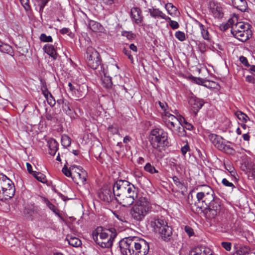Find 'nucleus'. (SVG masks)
Here are the masks:
<instances>
[{"mask_svg":"<svg viewBox=\"0 0 255 255\" xmlns=\"http://www.w3.org/2000/svg\"><path fill=\"white\" fill-rule=\"evenodd\" d=\"M149 224L155 232H158L162 240L169 241L172 235V228L162 216H152L150 217Z\"/></svg>","mask_w":255,"mask_h":255,"instance_id":"obj_1","label":"nucleus"},{"mask_svg":"<svg viewBox=\"0 0 255 255\" xmlns=\"http://www.w3.org/2000/svg\"><path fill=\"white\" fill-rule=\"evenodd\" d=\"M149 209L150 205L147 199L141 197L131 208L130 214L134 220L141 221L147 215Z\"/></svg>","mask_w":255,"mask_h":255,"instance_id":"obj_2","label":"nucleus"},{"mask_svg":"<svg viewBox=\"0 0 255 255\" xmlns=\"http://www.w3.org/2000/svg\"><path fill=\"white\" fill-rule=\"evenodd\" d=\"M201 191L196 194L197 201L195 202V206L199 209L198 212L205 209L214 200V191L209 186L204 185Z\"/></svg>","mask_w":255,"mask_h":255,"instance_id":"obj_3","label":"nucleus"},{"mask_svg":"<svg viewBox=\"0 0 255 255\" xmlns=\"http://www.w3.org/2000/svg\"><path fill=\"white\" fill-rule=\"evenodd\" d=\"M86 62L91 68L99 70V73L106 75L103 65H102V59L99 53L92 47H88L86 50Z\"/></svg>","mask_w":255,"mask_h":255,"instance_id":"obj_4","label":"nucleus"},{"mask_svg":"<svg viewBox=\"0 0 255 255\" xmlns=\"http://www.w3.org/2000/svg\"><path fill=\"white\" fill-rule=\"evenodd\" d=\"M138 238L136 237L126 238L120 241L119 246L122 255H137L136 245Z\"/></svg>","mask_w":255,"mask_h":255,"instance_id":"obj_5","label":"nucleus"},{"mask_svg":"<svg viewBox=\"0 0 255 255\" xmlns=\"http://www.w3.org/2000/svg\"><path fill=\"white\" fill-rule=\"evenodd\" d=\"M15 193L14 184L6 176L0 172V195L5 200L11 198Z\"/></svg>","mask_w":255,"mask_h":255,"instance_id":"obj_6","label":"nucleus"},{"mask_svg":"<svg viewBox=\"0 0 255 255\" xmlns=\"http://www.w3.org/2000/svg\"><path fill=\"white\" fill-rule=\"evenodd\" d=\"M112 231H113V232L110 234V237L109 239H105V240L103 239L102 240H98L99 232L102 231V227H98L95 231H93L92 233L93 239L94 241L102 248H110L113 245V242L114 239L117 236V232L116 229L114 228H112Z\"/></svg>","mask_w":255,"mask_h":255,"instance_id":"obj_7","label":"nucleus"},{"mask_svg":"<svg viewBox=\"0 0 255 255\" xmlns=\"http://www.w3.org/2000/svg\"><path fill=\"white\" fill-rule=\"evenodd\" d=\"M160 138L158 137L156 138L158 140L157 141L154 140V138L149 137L150 142L152 146V147L154 149H157L159 151H161L162 150H164V148L166 146H168V136L167 133L166 132H160ZM159 134H158V135Z\"/></svg>","mask_w":255,"mask_h":255,"instance_id":"obj_8","label":"nucleus"},{"mask_svg":"<svg viewBox=\"0 0 255 255\" xmlns=\"http://www.w3.org/2000/svg\"><path fill=\"white\" fill-rule=\"evenodd\" d=\"M40 210L38 207H25L23 210V214L25 218L28 220L32 221L33 220V215L38 214L40 215L41 218L39 219V221L42 220H47L46 215L45 214H42L40 215Z\"/></svg>","mask_w":255,"mask_h":255,"instance_id":"obj_9","label":"nucleus"},{"mask_svg":"<svg viewBox=\"0 0 255 255\" xmlns=\"http://www.w3.org/2000/svg\"><path fill=\"white\" fill-rule=\"evenodd\" d=\"M188 101L192 110L195 115H197L205 103L202 99L198 98L192 94L188 96Z\"/></svg>","mask_w":255,"mask_h":255,"instance_id":"obj_10","label":"nucleus"},{"mask_svg":"<svg viewBox=\"0 0 255 255\" xmlns=\"http://www.w3.org/2000/svg\"><path fill=\"white\" fill-rule=\"evenodd\" d=\"M127 184V181L123 180H118L114 183L112 190L117 201V198L119 199L124 194Z\"/></svg>","mask_w":255,"mask_h":255,"instance_id":"obj_11","label":"nucleus"},{"mask_svg":"<svg viewBox=\"0 0 255 255\" xmlns=\"http://www.w3.org/2000/svg\"><path fill=\"white\" fill-rule=\"evenodd\" d=\"M99 197L101 200L107 203H110L115 199L112 189L108 186H105L101 189L99 193Z\"/></svg>","mask_w":255,"mask_h":255,"instance_id":"obj_12","label":"nucleus"},{"mask_svg":"<svg viewBox=\"0 0 255 255\" xmlns=\"http://www.w3.org/2000/svg\"><path fill=\"white\" fill-rule=\"evenodd\" d=\"M137 196L124 193L119 199L117 198V202L122 206L128 207L133 203Z\"/></svg>","mask_w":255,"mask_h":255,"instance_id":"obj_13","label":"nucleus"},{"mask_svg":"<svg viewBox=\"0 0 255 255\" xmlns=\"http://www.w3.org/2000/svg\"><path fill=\"white\" fill-rule=\"evenodd\" d=\"M233 35L242 42H245L252 37V32L251 29L245 30H237V32H232Z\"/></svg>","mask_w":255,"mask_h":255,"instance_id":"obj_14","label":"nucleus"},{"mask_svg":"<svg viewBox=\"0 0 255 255\" xmlns=\"http://www.w3.org/2000/svg\"><path fill=\"white\" fill-rule=\"evenodd\" d=\"M136 247L138 251L137 255H146L149 252V244L142 239H138V243H137Z\"/></svg>","mask_w":255,"mask_h":255,"instance_id":"obj_15","label":"nucleus"},{"mask_svg":"<svg viewBox=\"0 0 255 255\" xmlns=\"http://www.w3.org/2000/svg\"><path fill=\"white\" fill-rule=\"evenodd\" d=\"M189 255H213L211 250L206 247L200 246L192 249Z\"/></svg>","mask_w":255,"mask_h":255,"instance_id":"obj_16","label":"nucleus"},{"mask_svg":"<svg viewBox=\"0 0 255 255\" xmlns=\"http://www.w3.org/2000/svg\"><path fill=\"white\" fill-rule=\"evenodd\" d=\"M130 14L131 18L136 24H138L142 22L143 16L142 15L141 10L140 8L138 7L132 8L131 9Z\"/></svg>","mask_w":255,"mask_h":255,"instance_id":"obj_17","label":"nucleus"},{"mask_svg":"<svg viewBox=\"0 0 255 255\" xmlns=\"http://www.w3.org/2000/svg\"><path fill=\"white\" fill-rule=\"evenodd\" d=\"M208 138L218 149L220 148L223 140L221 136L214 133H210L208 134Z\"/></svg>","mask_w":255,"mask_h":255,"instance_id":"obj_18","label":"nucleus"},{"mask_svg":"<svg viewBox=\"0 0 255 255\" xmlns=\"http://www.w3.org/2000/svg\"><path fill=\"white\" fill-rule=\"evenodd\" d=\"M148 11L150 13L151 16L153 18H156L157 17H160L166 21H167L168 19H170L169 17L166 16L161 11L159 10V9L153 8H149L148 9Z\"/></svg>","mask_w":255,"mask_h":255,"instance_id":"obj_19","label":"nucleus"},{"mask_svg":"<svg viewBox=\"0 0 255 255\" xmlns=\"http://www.w3.org/2000/svg\"><path fill=\"white\" fill-rule=\"evenodd\" d=\"M88 90V86L84 84L79 85L76 84V89L75 96L77 98H81L86 95Z\"/></svg>","mask_w":255,"mask_h":255,"instance_id":"obj_20","label":"nucleus"},{"mask_svg":"<svg viewBox=\"0 0 255 255\" xmlns=\"http://www.w3.org/2000/svg\"><path fill=\"white\" fill-rule=\"evenodd\" d=\"M234 7L241 11H245L248 7V4L246 0H232Z\"/></svg>","mask_w":255,"mask_h":255,"instance_id":"obj_21","label":"nucleus"},{"mask_svg":"<svg viewBox=\"0 0 255 255\" xmlns=\"http://www.w3.org/2000/svg\"><path fill=\"white\" fill-rule=\"evenodd\" d=\"M43 49L46 53L52 57L53 59L55 60L57 59L58 54L52 45L49 44H45L43 46Z\"/></svg>","mask_w":255,"mask_h":255,"instance_id":"obj_22","label":"nucleus"},{"mask_svg":"<svg viewBox=\"0 0 255 255\" xmlns=\"http://www.w3.org/2000/svg\"><path fill=\"white\" fill-rule=\"evenodd\" d=\"M78 172H76L73 178L78 179L82 184H84L86 181L87 173L83 168H77Z\"/></svg>","mask_w":255,"mask_h":255,"instance_id":"obj_23","label":"nucleus"},{"mask_svg":"<svg viewBox=\"0 0 255 255\" xmlns=\"http://www.w3.org/2000/svg\"><path fill=\"white\" fill-rule=\"evenodd\" d=\"M251 25L248 23H245L244 22H237L234 26H233L231 30L232 32H237V30H243L251 29Z\"/></svg>","mask_w":255,"mask_h":255,"instance_id":"obj_24","label":"nucleus"},{"mask_svg":"<svg viewBox=\"0 0 255 255\" xmlns=\"http://www.w3.org/2000/svg\"><path fill=\"white\" fill-rule=\"evenodd\" d=\"M63 111L71 118H75L74 115L75 114L73 109L72 108L70 103L68 101L65 102L63 103V106H62Z\"/></svg>","mask_w":255,"mask_h":255,"instance_id":"obj_25","label":"nucleus"},{"mask_svg":"<svg viewBox=\"0 0 255 255\" xmlns=\"http://www.w3.org/2000/svg\"><path fill=\"white\" fill-rule=\"evenodd\" d=\"M48 144L49 148V154L54 155L58 150V142L55 139L51 138L48 141Z\"/></svg>","mask_w":255,"mask_h":255,"instance_id":"obj_26","label":"nucleus"},{"mask_svg":"<svg viewBox=\"0 0 255 255\" xmlns=\"http://www.w3.org/2000/svg\"><path fill=\"white\" fill-rule=\"evenodd\" d=\"M201 212H203L205 214L206 217L209 219H215L219 213L216 212L213 209L207 207L205 209L200 210Z\"/></svg>","mask_w":255,"mask_h":255,"instance_id":"obj_27","label":"nucleus"},{"mask_svg":"<svg viewBox=\"0 0 255 255\" xmlns=\"http://www.w3.org/2000/svg\"><path fill=\"white\" fill-rule=\"evenodd\" d=\"M66 240L68 241L70 245L74 247H78L82 244L80 239L71 235H67Z\"/></svg>","mask_w":255,"mask_h":255,"instance_id":"obj_28","label":"nucleus"},{"mask_svg":"<svg viewBox=\"0 0 255 255\" xmlns=\"http://www.w3.org/2000/svg\"><path fill=\"white\" fill-rule=\"evenodd\" d=\"M197 24L199 25L202 37L206 40L210 41L211 39V37L207 29V28L202 23L197 21Z\"/></svg>","mask_w":255,"mask_h":255,"instance_id":"obj_29","label":"nucleus"},{"mask_svg":"<svg viewBox=\"0 0 255 255\" xmlns=\"http://www.w3.org/2000/svg\"><path fill=\"white\" fill-rule=\"evenodd\" d=\"M127 186L125 187L124 193L128 194H132V196H137V190L134 186L127 181Z\"/></svg>","mask_w":255,"mask_h":255,"instance_id":"obj_30","label":"nucleus"},{"mask_svg":"<svg viewBox=\"0 0 255 255\" xmlns=\"http://www.w3.org/2000/svg\"><path fill=\"white\" fill-rule=\"evenodd\" d=\"M112 231V228L109 229L103 230L102 228V231L99 232L98 240H103L105 239H109L110 237V234L113 233Z\"/></svg>","mask_w":255,"mask_h":255,"instance_id":"obj_31","label":"nucleus"},{"mask_svg":"<svg viewBox=\"0 0 255 255\" xmlns=\"http://www.w3.org/2000/svg\"><path fill=\"white\" fill-rule=\"evenodd\" d=\"M165 8L169 14L174 15L178 12V9L172 3H167L165 5Z\"/></svg>","mask_w":255,"mask_h":255,"instance_id":"obj_32","label":"nucleus"},{"mask_svg":"<svg viewBox=\"0 0 255 255\" xmlns=\"http://www.w3.org/2000/svg\"><path fill=\"white\" fill-rule=\"evenodd\" d=\"M212 12L216 18H220L223 16L222 8L219 6H216L211 8Z\"/></svg>","mask_w":255,"mask_h":255,"instance_id":"obj_33","label":"nucleus"},{"mask_svg":"<svg viewBox=\"0 0 255 255\" xmlns=\"http://www.w3.org/2000/svg\"><path fill=\"white\" fill-rule=\"evenodd\" d=\"M219 150L229 154H233L235 152V149L229 145L222 143Z\"/></svg>","mask_w":255,"mask_h":255,"instance_id":"obj_34","label":"nucleus"},{"mask_svg":"<svg viewBox=\"0 0 255 255\" xmlns=\"http://www.w3.org/2000/svg\"><path fill=\"white\" fill-rule=\"evenodd\" d=\"M208 207L212 209H213L216 212L220 213L221 211V205L219 200L214 199L209 204H208Z\"/></svg>","mask_w":255,"mask_h":255,"instance_id":"obj_35","label":"nucleus"},{"mask_svg":"<svg viewBox=\"0 0 255 255\" xmlns=\"http://www.w3.org/2000/svg\"><path fill=\"white\" fill-rule=\"evenodd\" d=\"M89 27L94 32H98L101 30L102 28V25L100 23L94 20L89 21Z\"/></svg>","mask_w":255,"mask_h":255,"instance_id":"obj_36","label":"nucleus"},{"mask_svg":"<svg viewBox=\"0 0 255 255\" xmlns=\"http://www.w3.org/2000/svg\"><path fill=\"white\" fill-rule=\"evenodd\" d=\"M12 50L11 47L8 44L3 43L0 40V51L5 53H9Z\"/></svg>","mask_w":255,"mask_h":255,"instance_id":"obj_37","label":"nucleus"},{"mask_svg":"<svg viewBox=\"0 0 255 255\" xmlns=\"http://www.w3.org/2000/svg\"><path fill=\"white\" fill-rule=\"evenodd\" d=\"M162 131L165 132L162 129L155 128L151 131L149 137H153L154 140H156L157 141L158 139L156 138H157V137L160 138L161 137L160 135H158V134H161L159 132H161Z\"/></svg>","mask_w":255,"mask_h":255,"instance_id":"obj_38","label":"nucleus"},{"mask_svg":"<svg viewBox=\"0 0 255 255\" xmlns=\"http://www.w3.org/2000/svg\"><path fill=\"white\" fill-rule=\"evenodd\" d=\"M33 176L39 181L45 183L47 182V180L45 175L41 172H35Z\"/></svg>","mask_w":255,"mask_h":255,"instance_id":"obj_39","label":"nucleus"},{"mask_svg":"<svg viewBox=\"0 0 255 255\" xmlns=\"http://www.w3.org/2000/svg\"><path fill=\"white\" fill-rule=\"evenodd\" d=\"M235 115L238 118L239 120L245 123H246L247 121L249 119V118L246 114L241 111L236 112L235 113Z\"/></svg>","mask_w":255,"mask_h":255,"instance_id":"obj_40","label":"nucleus"},{"mask_svg":"<svg viewBox=\"0 0 255 255\" xmlns=\"http://www.w3.org/2000/svg\"><path fill=\"white\" fill-rule=\"evenodd\" d=\"M71 142V138L66 135H63L61 137V144L64 147L69 146Z\"/></svg>","mask_w":255,"mask_h":255,"instance_id":"obj_41","label":"nucleus"},{"mask_svg":"<svg viewBox=\"0 0 255 255\" xmlns=\"http://www.w3.org/2000/svg\"><path fill=\"white\" fill-rule=\"evenodd\" d=\"M40 81L42 83L41 90L42 91V94L46 98L48 95H50V94H51V93L48 90L45 82L42 79L40 80Z\"/></svg>","mask_w":255,"mask_h":255,"instance_id":"obj_42","label":"nucleus"},{"mask_svg":"<svg viewBox=\"0 0 255 255\" xmlns=\"http://www.w3.org/2000/svg\"><path fill=\"white\" fill-rule=\"evenodd\" d=\"M113 85L112 79L109 77L105 76L103 79V85L107 89H109L112 87Z\"/></svg>","mask_w":255,"mask_h":255,"instance_id":"obj_43","label":"nucleus"},{"mask_svg":"<svg viewBox=\"0 0 255 255\" xmlns=\"http://www.w3.org/2000/svg\"><path fill=\"white\" fill-rule=\"evenodd\" d=\"M144 169L146 171L148 172L151 174L158 173V172L153 166L151 165L150 163H146Z\"/></svg>","mask_w":255,"mask_h":255,"instance_id":"obj_44","label":"nucleus"},{"mask_svg":"<svg viewBox=\"0 0 255 255\" xmlns=\"http://www.w3.org/2000/svg\"><path fill=\"white\" fill-rule=\"evenodd\" d=\"M75 167L76 165H72L70 167V169H68L67 167L65 165L62 168V171L65 176L70 177L71 176L72 170H73Z\"/></svg>","mask_w":255,"mask_h":255,"instance_id":"obj_45","label":"nucleus"},{"mask_svg":"<svg viewBox=\"0 0 255 255\" xmlns=\"http://www.w3.org/2000/svg\"><path fill=\"white\" fill-rule=\"evenodd\" d=\"M49 0H36L37 5L39 6V11L42 12L44 7L47 4Z\"/></svg>","mask_w":255,"mask_h":255,"instance_id":"obj_46","label":"nucleus"},{"mask_svg":"<svg viewBox=\"0 0 255 255\" xmlns=\"http://www.w3.org/2000/svg\"><path fill=\"white\" fill-rule=\"evenodd\" d=\"M197 45L198 49L202 53H204L206 51L207 45L205 42L198 41Z\"/></svg>","mask_w":255,"mask_h":255,"instance_id":"obj_47","label":"nucleus"},{"mask_svg":"<svg viewBox=\"0 0 255 255\" xmlns=\"http://www.w3.org/2000/svg\"><path fill=\"white\" fill-rule=\"evenodd\" d=\"M39 39L41 41L43 42H51L53 41L51 36H47L45 33H42L39 37Z\"/></svg>","mask_w":255,"mask_h":255,"instance_id":"obj_48","label":"nucleus"},{"mask_svg":"<svg viewBox=\"0 0 255 255\" xmlns=\"http://www.w3.org/2000/svg\"><path fill=\"white\" fill-rule=\"evenodd\" d=\"M222 183L224 186L230 188L232 190H233L235 188V185L226 178H223L222 179Z\"/></svg>","mask_w":255,"mask_h":255,"instance_id":"obj_49","label":"nucleus"},{"mask_svg":"<svg viewBox=\"0 0 255 255\" xmlns=\"http://www.w3.org/2000/svg\"><path fill=\"white\" fill-rule=\"evenodd\" d=\"M122 35L126 37L129 40L134 39L136 36L135 34L133 33L131 31H123Z\"/></svg>","mask_w":255,"mask_h":255,"instance_id":"obj_50","label":"nucleus"},{"mask_svg":"<svg viewBox=\"0 0 255 255\" xmlns=\"http://www.w3.org/2000/svg\"><path fill=\"white\" fill-rule=\"evenodd\" d=\"M184 123V124L186 125L185 128L189 130H191L193 128V126L190 123H188L185 119L182 117H181L180 118V121H179V123L180 124H181V123Z\"/></svg>","mask_w":255,"mask_h":255,"instance_id":"obj_51","label":"nucleus"},{"mask_svg":"<svg viewBox=\"0 0 255 255\" xmlns=\"http://www.w3.org/2000/svg\"><path fill=\"white\" fill-rule=\"evenodd\" d=\"M175 36L176 38L181 41H183L185 39V33L182 31H178L176 32Z\"/></svg>","mask_w":255,"mask_h":255,"instance_id":"obj_52","label":"nucleus"},{"mask_svg":"<svg viewBox=\"0 0 255 255\" xmlns=\"http://www.w3.org/2000/svg\"><path fill=\"white\" fill-rule=\"evenodd\" d=\"M46 99L47 101L48 104L51 106L53 107L55 104V100L52 95L51 94H50L46 98Z\"/></svg>","mask_w":255,"mask_h":255,"instance_id":"obj_53","label":"nucleus"},{"mask_svg":"<svg viewBox=\"0 0 255 255\" xmlns=\"http://www.w3.org/2000/svg\"><path fill=\"white\" fill-rule=\"evenodd\" d=\"M184 231L187 233V234L188 235L189 237H191V236H193L194 234V231L193 229L188 226H186L184 227Z\"/></svg>","mask_w":255,"mask_h":255,"instance_id":"obj_54","label":"nucleus"},{"mask_svg":"<svg viewBox=\"0 0 255 255\" xmlns=\"http://www.w3.org/2000/svg\"><path fill=\"white\" fill-rule=\"evenodd\" d=\"M48 208L53 213H54L55 215L59 217H61L59 210L52 203L48 207Z\"/></svg>","mask_w":255,"mask_h":255,"instance_id":"obj_55","label":"nucleus"},{"mask_svg":"<svg viewBox=\"0 0 255 255\" xmlns=\"http://www.w3.org/2000/svg\"><path fill=\"white\" fill-rule=\"evenodd\" d=\"M108 130L109 131L111 132L113 134H118V133L119 132L118 128L113 125L109 127Z\"/></svg>","mask_w":255,"mask_h":255,"instance_id":"obj_56","label":"nucleus"},{"mask_svg":"<svg viewBox=\"0 0 255 255\" xmlns=\"http://www.w3.org/2000/svg\"><path fill=\"white\" fill-rule=\"evenodd\" d=\"M123 52L125 55H126L128 57V58L132 63L133 61V58L131 54L130 51L128 49H126V48H125L123 49Z\"/></svg>","mask_w":255,"mask_h":255,"instance_id":"obj_57","label":"nucleus"},{"mask_svg":"<svg viewBox=\"0 0 255 255\" xmlns=\"http://www.w3.org/2000/svg\"><path fill=\"white\" fill-rule=\"evenodd\" d=\"M222 246L227 251H230L231 249L232 244L230 242H223L221 243Z\"/></svg>","mask_w":255,"mask_h":255,"instance_id":"obj_58","label":"nucleus"},{"mask_svg":"<svg viewBox=\"0 0 255 255\" xmlns=\"http://www.w3.org/2000/svg\"><path fill=\"white\" fill-rule=\"evenodd\" d=\"M240 61L246 67H249V66H250V64L249 63L247 58L244 56H240Z\"/></svg>","mask_w":255,"mask_h":255,"instance_id":"obj_59","label":"nucleus"},{"mask_svg":"<svg viewBox=\"0 0 255 255\" xmlns=\"http://www.w3.org/2000/svg\"><path fill=\"white\" fill-rule=\"evenodd\" d=\"M21 5L24 7L26 10L30 9V5L29 4V0H19Z\"/></svg>","mask_w":255,"mask_h":255,"instance_id":"obj_60","label":"nucleus"},{"mask_svg":"<svg viewBox=\"0 0 255 255\" xmlns=\"http://www.w3.org/2000/svg\"><path fill=\"white\" fill-rule=\"evenodd\" d=\"M168 20L169 21V25L172 29H175L179 27V25L177 22L174 20H172L170 18V19H168Z\"/></svg>","mask_w":255,"mask_h":255,"instance_id":"obj_61","label":"nucleus"},{"mask_svg":"<svg viewBox=\"0 0 255 255\" xmlns=\"http://www.w3.org/2000/svg\"><path fill=\"white\" fill-rule=\"evenodd\" d=\"M178 135L179 136H183L186 135V131L184 129V128L181 126L178 128Z\"/></svg>","mask_w":255,"mask_h":255,"instance_id":"obj_62","label":"nucleus"},{"mask_svg":"<svg viewBox=\"0 0 255 255\" xmlns=\"http://www.w3.org/2000/svg\"><path fill=\"white\" fill-rule=\"evenodd\" d=\"M193 80L197 84L202 85L205 82V80L201 78L192 77Z\"/></svg>","mask_w":255,"mask_h":255,"instance_id":"obj_63","label":"nucleus"},{"mask_svg":"<svg viewBox=\"0 0 255 255\" xmlns=\"http://www.w3.org/2000/svg\"><path fill=\"white\" fill-rule=\"evenodd\" d=\"M189 146L188 144V143L185 144L184 146L182 147L181 151L182 154L184 155L187 153V152L189 150Z\"/></svg>","mask_w":255,"mask_h":255,"instance_id":"obj_64","label":"nucleus"}]
</instances>
